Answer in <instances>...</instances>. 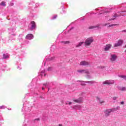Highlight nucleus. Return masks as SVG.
Here are the masks:
<instances>
[{
  "label": "nucleus",
  "mask_w": 126,
  "mask_h": 126,
  "mask_svg": "<svg viewBox=\"0 0 126 126\" xmlns=\"http://www.w3.org/2000/svg\"><path fill=\"white\" fill-rule=\"evenodd\" d=\"M93 41H94V39H93V38L92 37H90L87 39L85 42V46H90V45H91V43H92Z\"/></svg>",
  "instance_id": "f257e3e1"
},
{
  "label": "nucleus",
  "mask_w": 126,
  "mask_h": 126,
  "mask_svg": "<svg viewBox=\"0 0 126 126\" xmlns=\"http://www.w3.org/2000/svg\"><path fill=\"white\" fill-rule=\"evenodd\" d=\"M113 111H114V109H106L104 111V116L105 117H109V116L110 115H111V113H112V112H113Z\"/></svg>",
  "instance_id": "f03ea898"
},
{
  "label": "nucleus",
  "mask_w": 126,
  "mask_h": 126,
  "mask_svg": "<svg viewBox=\"0 0 126 126\" xmlns=\"http://www.w3.org/2000/svg\"><path fill=\"white\" fill-rule=\"evenodd\" d=\"M118 59V56L116 54L111 55L110 61L112 62H116V60Z\"/></svg>",
  "instance_id": "7ed1b4c3"
},
{
  "label": "nucleus",
  "mask_w": 126,
  "mask_h": 126,
  "mask_svg": "<svg viewBox=\"0 0 126 126\" xmlns=\"http://www.w3.org/2000/svg\"><path fill=\"white\" fill-rule=\"evenodd\" d=\"M124 43V41L122 39L118 40L117 43L114 44V47H119V46H122L123 43Z\"/></svg>",
  "instance_id": "20e7f679"
},
{
  "label": "nucleus",
  "mask_w": 126,
  "mask_h": 126,
  "mask_svg": "<svg viewBox=\"0 0 126 126\" xmlns=\"http://www.w3.org/2000/svg\"><path fill=\"white\" fill-rule=\"evenodd\" d=\"M115 82L114 80H106L103 82V84H107L108 85H111V84H114Z\"/></svg>",
  "instance_id": "39448f33"
},
{
  "label": "nucleus",
  "mask_w": 126,
  "mask_h": 126,
  "mask_svg": "<svg viewBox=\"0 0 126 126\" xmlns=\"http://www.w3.org/2000/svg\"><path fill=\"white\" fill-rule=\"evenodd\" d=\"M31 27L30 28V30H33L36 28V23L34 21H32L31 23Z\"/></svg>",
  "instance_id": "423d86ee"
},
{
  "label": "nucleus",
  "mask_w": 126,
  "mask_h": 126,
  "mask_svg": "<svg viewBox=\"0 0 126 126\" xmlns=\"http://www.w3.org/2000/svg\"><path fill=\"white\" fill-rule=\"evenodd\" d=\"M26 38L28 39V40H32V39L34 38V36H33L32 34L30 33L27 35Z\"/></svg>",
  "instance_id": "0eeeda50"
},
{
  "label": "nucleus",
  "mask_w": 126,
  "mask_h": 126,
  "mask_svg": "<svg viewBox=\"0 0 126 126\" xmlns=\"http://www.w3.org/2000/svg\"><path fill=\"white\" fill-rule=\"evenodd\" d=\"M73 101L76 103H82V101H83V98L82 97H80L78 99H74Z\"/></svg>",
  "instance_id": "6e6552de"
},
{
  "label": "nucleus",
  "mask_w": 126,
  "mask_h": 126,
  "mask_svg": "<svg viewBox=\"0 0 126 126\" xmlns=\"http://www.w3.org/2000/svg\"><path fill=\"white\" fill-rule=\"evenodd\" d=\"M77 71L80 73H89L88 70H78Z\"/></svg>",
  "instance_id": "1a4fd4ad"
},
{
  "label": "nucleus",
  "mask_w": 126,
  "mask_h": 126,
  "mask_svg": "<svg viewBox=\"0 0 126 126\" xmlns=\"http://www.w3.org/2000/svg\"><path fill=\"white\" fill-rule=\"evenodd\" d=\"M112 48V45L111 44H107L104 48L105 51H108V50H110Z\"/></svg>",
  "instance_id": "9d476101"
},
{
  "label": "nucleus",
  "mask_w": 126,
  "mask_h": 126,
  "mask_svg": "<svg viewBox=\"0 0 126 126\" xmlns=\"http://www.w3.org/2000/svg\"><path fill=\"white\" fill-rule=\"evenodd\" d=\"M80 65H88L89 64V62L86 61H82L80 63Z\"/></svg>",
  "instance_id": "9b49d317"
},
{
  "label": "nucleus",
  "mask_w": 126,
  "mask_h": 126,
  "mask_svg": "<svg viewBox=\"0 0 126 126\" xmlns=\"http://www.w3.org/2000/svg\"><path fill=\"white\" fill-rule=\"evenodd\" d=\"M81 106L80 105H75L73 106L74 110H81Z\"/></svg>",
  "instance_id": "f8f14e48"
},
{
  "label": "nucleus",
  "mask_w": 126,
  "mask_h": 126,
  "mask_svg": "<svg viewBox=\"0 0 126 126\" xmlns=\"http://www.w3.org/2000/svg\"><path fill=\"white\" fill-rule=\"evenodd\" d=\"M96 100L99 102L100 104H103V103H105V101L101 100V98L99 96L96 97Z\"/></svg>",
  "instance_id": "ddd939ff"
},
{
  "label": "nucleus",
  "mask_w": 126,
  "mask_h": 126,
  "mask_svg": "<svg viewBox=\"0 0 126 126\" xmlns=\"http://www.w3.org/2000/svg\"><path fill=\"white\" fill-rule=\"evenodd\" d=\"M124 12H120V15H118L117 14H115L114 16V17H118V16H122V15H124V14H123L124 13Z\"/></svg>",
  "instance_id": "4468645a"
},
{
  "label": "nucleus",
  "mask_w": 126,
  "mask_h": 126,
  "mask_svg": "<svg viewBox=\"0 0 126 126\" xmlns=\"http://www.w3.org/2000/svg\"><path fill=\"white\" fill-rule=\"evenodd\" d=\"M83 44H84V42H79V43H78V44L76 45V47H80V46H82V45H83Z\"/></svg>",
  "instance_id": "2eb2a0df"
},
{
  "label": "nucleus",
  "mask_w": 126,
  "mask_h": 126,
  "mask_svg": "<svg viewBox=\"0 0 126 126\" xmlns=\"http://www.w3.org/2000/svg\"><path fill=\"white\" fill-rule=\"evenodd\" d=\"M7 58H9V55H8V54H5L3 55V59H7Z\"/></svg>",
  "instance_id": "dca6fc26"
},
{
  "label": "nucleus",
  "mask_w": 126,
  "mask_h": 126,
  "mask_svg": "<svg viewBox=\"0 0 126 126\" xmlns=\"http://www.w3.org/2000/svg\"><path fill=\"white\" fill-rule=\"evenodd\" d=\"M118 89H119V90H121V91H126V88L125 87H119L118 88Z\"/></svg>",
  "instance_id": "f3484780"
},
{
  "label": "nucleus",
  "mask_w": 126,
  "mask_h": 126,
  "mask_svg": "<svg viewBox=\"0 0 126 126\" xmlns=\"http://www.w3.org/2000/svg\"><path fill=\"white\" fill-rule=\"evenodd\" d=\"M120 108L121 107L120 106H117L115 108H112V110H112L113 112H115V111H118V110H120Z\"/></svg>",
  "instance_id": "a211bd4d"
},
{
  "label": "nucleus",
  "mask_w": 126,
  "mask_h": 126,
  "mask_svg": "<svg viewBox=\"0 0 126 126\" xmlns=\"http://www.w3.org/2000/svg\"><path fill=\"white\" fill-rule=\"evenodd\" d=\"M0 5H2L3 6H5V2L2 1L0 3Z\"/></svg>",
  "instance_id": "6ab92c4d"
},
{
  "label": "nucleus",
  "mask_w": 126,
  "mask_h": 126,
  "mask_svg": "<svg viewBox=\"0 0 126 126\" xmlns=\"http://www.w3.org/2000/svg\"><path fill=\"white\" fill-rule=\"evenodd\" d=\"M71 104H72V103L70 101H67L66 102V105H69V106H70V105H71Z\"/></svg>",
  "instance_id": "aec40b11"
},
{
  "label": "nucleus",
  "mask_w": 126,
  "mask_h": 126,
  "mask_svg": "<svg viewBox=\"0 0 126 126\" xmlns=\"http://www.w3.org/2000/svg\"><path fill=\"white\" fill-rule=\"evenodd\" d=\"M120 77H121V78H124V79H126V76L121 75V76H120Z\"/></svg>",
  "instance_id": "412c9836"
},
{
  "label": "nucleus",
  "mask_w": 126,
  "mask_h": 126,
  "mask_svg": "<svg viewBox=\"0 0 126 126\" xmlns=\"http://www.w3.org/2000/svg\"><path fill=\"white\" fill-rule=\"evenodd\" d=\"M62 43H63V44H68V43H69V42L66 41H62Z\"/></svg>",
  "instance_id": "4be33fe9"
},
{
  "label": "nucleus",
  "mask_w": 126,
  "mask_h": 126,
  "mask_svg": "<svg viewBox=\"0 0 126 126\" xmlns=\"http://www.w3.org/2000/svg\"><path fill=\"white\" fill-rule=\"evenodd\" d=\"M86 83H91L92 84L93 83H94V81H88L86 82Z\"/></svg>",
  "instance_id": "5701e85b"
},
{
  "label": "nucleus",
  "mask_w": 126,
  "mask_h": 126,
  "mask_svg": "<svg viewBox=\"0 0 126 126\" xmlns=\"http://www.w3.org/2000/svg\"><path fill=\"white\" fill-rule=\"evenodd\" d=\"M0 109H5V106L2 105L0 107Z\"/></svg>",
  "instance_id": "b1692460"
},
{
  "label": "nucleus",
  "mask_w": 126,
  "mask_h": 126,
  "mask_svg": "<svg viewBox=\"0 0 126 126\" xmlns=\"http://www.w3.org/2000/svg\"><path fill=\"white\" fill-rule=\"evenodd\" d=\"M94 28H96V27L92 26L90 27V29H94Z\"/></svg>",
  "instance_id": "393cba45"
},
{
  "label": "nucleus",
  "mask_w": 126,
  "mask_h": 126,
  "mask_svg": "<svg viewBox=\"0 0 126 126\" xmlns=\"http://www.w3.org/2000/svg\"><path fill=\"white\" fill-rule=\"evenodd\" d=\"M99 68L103 69V68H105V67H104V66H100L99 67Z\"/></svg>",
  "instance_id": "a878e982"
},
{
  "label": "nucleus",
  "mask_w": 126,
  "mask_h": 126,
  "mask_svg": "<svg viewBox=\"0 0 126 126\" xmlns=\"http://www.w3.org/2000/svg\"><path fill=\"white\" fill-rule=\"evenodd\" d=\"M101 12H102V13H106V12H107V11H105V10H101Z\"/></svg>",
  "instance_id": "bb28decb"
},
{
  "label": "nucleus",
  "mask_w": 126,
  "mask_h": 126,
  "mask_svg": "<svg viewBox=\"0 0 126 126\" xmlns=\"http://www.w3.org/2000/svg\"><path fill=\"white\" fill-rule=\"evenodd\" d=\"M52 68L51 67H49L48 68L47 70L50 71V70H52Z\"/></svg>",
  "instance_id": "cd10ccee"
},
{
  "label": "nucleus",
  "mask_w": 126,
  "mask_h": 126,
  "mask_svg": "<svg viewBox=\"0 0 126 126\" xmlns=\"http://www.w3.org/2000/svg\"><path fill=\"white\" fill-rule=\"evenodd\" d=\"M120 105H124V104H125V102H124V101H122L120 102Z\"/></svg>",
  "instance_id": "c85d7f7f"
},
{
  "label": "nucleus",
  "mask_w": 126,
  "mask_h": 126,
  "mask_svg": "<svg viewBox=\"0 0 126 126\" xmlns=\"http://www.w3.org/2000/svg\"><path fill=\"white\" fill-rule=\"evenodd\" d=\"M116 25H111L109 26V27H112V26H115Z\"/></svg>",
  "instance_id": "c756f323"
},
{
  "label": "nucleus",
  "mask_w": 126,
  "mask_h": 126,
  "mask_svg": "<svg viewBox=\"0 0 126 126\" xmlns=\"http://www.w3.org/2000/svg\"><path fill=\"white\" fill-rule=\"evenodd\" d=\"M113 100H117V97H113Z\"/></svg>",
  "instance_id": "7c9ffc66"
},
{
  "label": "nucleus",
  "mask_w": 126,
  "mask_h": 126,
  "mask_svg": "<svg viewBox=\"0 0 126 126\" xmlns=\"http://www.w3.org/2000/svg\"><path fill=\"white\" fill-rule=\"evenodd\" d=\"M81 84V85H85V84H84V82L83 83H82Z\"/></svg>",
  "instance_id": "2f4dec72"
},
{
  "label": "nucleus",
  "mask_w": 126,
  "mask_h": 126,
  "mask_svg": "<svg viewBox=\"0 0 126 126\" xmlns=\"http://www.w3.org/2000/svg\"><path fill=\"white\" fill-rule=\"evenodd\" d=\"M122 32H125L126 33V30L122 31Z\"/></svg>",
  "instance_id": "473e14b6"
},
{
  "label": "nucleus",
  "mask_w": 126,
  "mask_h": 126,
  "mask_svg": "<svg viewBox=\"0 0 126 126\" xmlns=\"http://www.w3.org/2000/svg\"><path fill=\"white\" fill-rule=\"evenodd\" d=\"M114 19H115V18H112V19H109V20H114Z\"/></svg>",
  "instance_id": "72a5a7b5"
},
{
  "label": "nucleus",
  "mask_w": 126,
  "mask_h": 126,
  "mask_svg": "<svg viewBox=\"0 0 126 126\" xmlns=\"http://www.w3.org/2000/svg\"><path fill=\"white\" fill-rule=\"evenodd\" d=\"M59 126H63V125H62V124H59Z\"/></svg>",
  "instance_id": "f704fd0d"
},
{
  "label": "nucleus",
  "mask_w": 126,
  "mask_h": 126,
  "mask_svg": "<svg viewBox=\"0 0 126 126\" xmlns=\"http://www.w3.org/2000/svg\"><path fill=\"white\" fill-rule=\"evenodd\" d=\"M44 86H47V84H44Z\"/></svg>",
  "instance_id": "c9c22d12"
},
{
  "label": "nucleus",
  "mask_w": 126,
  "mask_h": 126,
  "mask_svg": "<svg viewBox=\"0 0 126 126\" xmlns=\"http://www.w3.org/2000/svg\"><path fill=\"white\" fill-rule=\"evenodd\" d=\"M36 120H37V121H39V120H40V119L38 118Z\"/></svg>",
  "instance_id": "e433bc0d"
},
{
  "label": "nucleus",
  "mask_w": 126,
  "mask_h": 126,
  "mask_svg": "<svg viewBox=\"0 0 126 126\" xmlns=\"http://www.w3.org/2000/svg\"><path fill=\"white\" fill-rule=\"evenodd\" d=\"M45 89V88H44V87L42 88V90H44Z\"/></svg>",
  "instance_id": "4c0bfd02"
},
{
  "label": "nucleus",
  "mask_w": 126,
  "mask_h": 126,
  "mask_svg": "<svg viewBox=\"0 0 126 126\" xmlns=\"http://www.w3.org/2000/svg\"><path fill=\"white\" fill-rule=\"evenodd\" d=\"M57 16H56L54 18H56Z\"/></svg>",
  "instance_id": "58836bf2"
}]
</instances>
